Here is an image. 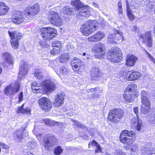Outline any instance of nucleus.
<instances>
[{
	"mask_svg": "<svg viewBox=\"0 0 155 155\" xmlns=\"http://www.w3.org/2000/svg\"><path fill=\"white\" fill-rule=\"evenodd\" d=\"M48 17L50 21L54 25L58 26L62 24V19L57 12L50 11L49 13Z\"/></svg>",
	"mask_w": 155,
	"mask_h": 155,
	"instance_id": "nucleus-9",
	"label": "nucleus"
},
{
	"mask_svg": "<svg viewBox=\"0 0 155 155\" xmlns=\"http://www.w3.org/2000/svg\"><path fill=\"white\" fill-rule=\"evenodd\" d=\"M69 55L66 53L61 54L59 59V62L64 63L68 62L70 59Z\"/></svg>",
	"mask_w": 155,
	"mask_h": 155,
	"instance_id": "nucleus-36",
	"label": "nucleus"
},
{
	"mask_svg": "<svg viewBox=\"0 0 155 155\" xmlns=\"http://www.w3.org/2000/svg\"><path fill=\"white\" fill-rule=\"evenodd\" d=\"M61 12L65 14L71 15L74 11L72 8L68 5H66L62 8Z\"/></svg>",
	"mask_w": 155,
	"mask_h": 155,
	"instance_id": "nucleus-34",
	"label": "nucleus"
},
{
	"mask_svg": "<svg viewBox=\"0 0 155 155\" xmlns=\"http://www.w3.org/2000/svg\"><path fill=\"white\" fill-rule=\"evenodd\" d=\"M39 11V5L35 4L32 7L29 6L26 8L24 11V13L27 18L30 19L37 15Z\"/></svg>",
	"mask_w": 155,
	"mask_h": 155,
	"instance_id": "nucleus-8",
	"label": "nucleus"
},
{
	"mask_svg": "<svg viewBox=\"0 0 155 155\" xmlns=\"http://www.w3.org/2000/svg\"><path fill=\"white\" fill-rule=\"evenodd\" d=\"M19 101L20 102L23 100V94L22 92H21L19 96Z\"/></svg>",
	"mask_w": 155,
	"mask_h": 155,
	"instance_id": "nucleus-57",
	"label": "nucleus"
},
{
	"mask_svg": "<svg viewBox=\"0 0 155 155\" xmlns=\"http://www.w3.org/2000/svg\"><path fill=\"white\" fill-rule=\"evenodd\" d=\"M139 29V28L136 26H134V28L133 29V31H138Z\"/></svg>",
	"mask_w": 155,
	"mask_h": 155,
	"instance_id": "nucleus-60",
	"label": "nucleus"
},
{
	"mask_svg": "<svg viewBox=\"0 0 155 155\" xmlns=\"http://www.w3.org/2000/svg\"><path fill=\"white\" fill-rule=\"evenodd\" d=\"M40 31L41 32V35L44 41H40L39 44L42 48L47 47L45 40L49 41L54 38L55 36L56 30L53 28L47 27L41 29Z\"/></svg>",
	"mask_w": 155,
	"mask_h": 155,
	"instance_id": "nucleus-1",
	"label": "nucleus"
},
{
	"mask_svg": "<svg viewBox=\"0 0 155 155\" xmlns=\"http://www.w3.org/2000/svg\"><path fill=\"white\" fill-rule=\"evenodd\" d=\"M118 13L122 14L123 12V11L122 7V3L120 1L118 2Z\"/></svg>",
	"mask_w": 155,
	"mask_h": 155,
	"instance_id": "nucleus-49",
	"label": "nucleus"
},
{
	"mask_svg": "<svg viewBox=\"0 0 155 155\" xmlns=\"http://www.w3.org/2000/svg\"><path fill=\"white\" fill-rule=\"evenodd\" d=\"M144 51L145 53L147 56V57L149 58L150 60H151L153 63L155 64V59L152 57V56L147 51L146 49H144Z\"/></svg>",
	"mask_w": 155,
	"mask_h": 155,
	"instance_id": "nucleus-44",
	"label": "nucleus"
},
{
	"mask_svg": "<svg viewBox=\"0 0 155 155\" xmlns=\"http://www.w3.org/2000/svg\"><path fill=\"white\" fill-rule=\"evenodd\" d=\"M138 118L137 120L135 117L132 118L131 120V122L133 126L135 127L137 130L139 131L141 128L142 123L141 121Z\"/></svg>",
	"mask_w": 155,
	"mask_h": 155,
	"instance_id": "nucleus-26",
	"label": "nucleus"
},
{
	"mask_svg": "<svg viewBox=\"0 0 155 155\" xmlns=\"http://www.w3.org/2000/svg\"><path fill=\"white\" fill-rule=\"evenodd\" d=\"M44 124L47 125H50L51 124V121L49 119H46L43 120Z\"/></svg>",
	"mask_w": 155,
	"mask_h": 155,
	"instance_id": "nucleus-54",
	"label": "nucleus"
},
{
	"mask_svg": "<svg viewBox=\"0 0 155 155\" xmlns=\"http://www.w3.org/2000/svg\"><path fill=\"white\" fill-rule=\"evenodd\" d=\"M20 87V83L16 82L7 86L5 89V93L8 96L14 95L18 91Z\"/></svg>",
	"mask_w": 155,
	"mask_h": 155,
	"instance_id": "nucleus-11",
	"label": "nucleus"
},
{
	"mask_svg": "<svg viewBox=\"0 0 155 155\" xmlns=\"http://www.w3.org/2000/svg\"><path fill=\"white\" fill-rule=\"evenodd\" d=\"M25 155H34L33 153L30 152H27L25 154Z\"/></svg>",
	"mask_w": 155,
	"mask_h": 155,
	"instance_id": "nucleus-62",
	"label": "nucleus"
},
{
	"mask_svg": "<svg viewBox=\"0 0 155 155\" xmlns=\"http://www.w3.org/2000/svg\"><path fill=\"white\" fill-rule=\"evenodd\" d=\"M12 19L13 22L18 24L21 23L24 20L23 16L22 15H17L16 16H13Z\"/></svg>",
	"mask_w": 155,
	"mask_h": 155,
	"instance_id": "nucleus-32",
	"label": "nucleus"
},
{
	"mask_svg": "<svg viewBox=\"0 0 155 155\" xmlns=\"http://www.w3.org/2000/svg\"><path fill=\"white\" fill-rule=\"evenodd\" d=\"M38 102L41 109L45 111H50L52 108V105L49 99L46 97H42L39 98Z\"/></svg>",
	"mask_w": 155,
	"mask_h": 155,
	"instance_id": "nucleus-10",
	"label": "nucleus"
},
{
	"mask_svg": "<svg viewBox=\"0 0 155 155\" xmlns=\"http://www.w3.org/2000/svg\"><path fill=\"white\" fill-rule=\"evenodd\" d=\"M115 35L114 34H111V35H110L109 36V37H108V39H113L114 38H115Z\"/></svg>",
	"mask_w": 155,
	"mask_h": 155,
	"instance_id": "nucleus-59",
	"label": "nucleus"
},
{
	"mask_svg": "<svg viewBox=\"0 0 155 155\" xmlns=\"http://www.w3.org/2000/svg\"><path fill=\"white\" fill-rule=\"evenodd\" d=\"M64 94L63 93H59L54 98V106L56 107L61 106L64 103Z\"/></svg>",
	"mask_w": 155,
	"mask_h": 155,
	"instance_id": "nucleus-19",
	"label": "nucleus"
},
{
	"mask_svg": "<svg viewBox=\"0 0 155 155\" xmlns=\"http://www.w3.org/2000/svg\"><path fill=\"white\" fill-rule=\"evenodd\" d=\"M61 42L59 41H54L52 44V47H54L60 49L61 47Z\"/></svg>",
	"mask_w": 155,
	"mask_h": 155,
	"instance_id": "nucleus-41",
	"label": "nucleus"
},
{
	"mask_svg": "<svg viewBox=\"0 0 155 155\" xmlns=\"http://www.w3.org/2000/svg\"><path fill=\"white\" fill-rule=\"evenodd\" d=\"M120 140L121 143L129 145L132 143L134 140L132 138H128L126 137H122L121 139H120Z\"/></svg>",
	"mask_w": 155,
	"mask_h": 155,
	"instance_id": "nucleus-37",
	"label": "nucleus"
},
{
	"mask_svg": "<svg viewBox=\"0 0 155 155\" xmlns=\"http://www.w3.org/2000/svg\"><path fill=\"white\" fill-rule=\"evenodd\" d=\"M34 75L38 79H40L44 77V75L40 71L38 70L36 71L35 72Z\"/></svg>",
	"mask_w": 155,
	"mask_h": 155,
	"instance_id": "nucleus-46",
	"label": "nucleus"
},
{
	"mask_svg": "<svg viewBox=\"0 0 155 155\" xmlns=\"http://www.w3.org/2000/svg\"><path fill=\"white\" fill-rule=\"evenodd\" d=\"M137 59V58L132 54H129L127 56L126 64L130 66H134Z\"/></svg>",
	"mask_w": 155,
	"mask_h": 155,
	"instance_id": "nucleus-25",
	"label": "nucleus"
},
{
	"mask_svg": "<svg viewBox=\"0 0 155 155\" xmlns=\"http://www.w3.org/2000/svg\"><path fill=\"white\" fill-rule=\"evenodd\" d=\"M88 93H91V94H88V98L89 99H95L98 98L100 96V93H102L99 87H97L94 88H91L87 89Z\"/></svg>",
	"mask_w": 155,
	"mask_h": 155,
	"instance_id": "nucleus-15",
	"label": "nucleus"
},
{
	"mask_svg": "<svg viewBox=\"0 0 155 155\" xmlns=\"http://www.w3.org/2000/svg\"><path fill=\"white\" fill-rule=\"evenodd\" d=\"M141 74L138 72H133L128 77V80L129 81L136 80L138 79L140 77Z\"/></svg>",
	"mask_w": 155,
	"mask_h": 155,
	"instance_id": "nucleus-30",
	"label": "nucleus"
},
{
	"mask_svg": "<svg viewBox=\"0 0 155 155\" xmlns=\"http://www.w3.org/2000/svg\"><path fill=\"white\" fill-rule=\"evenodd\" d=\"M101 75V73L99 69L98 68L95 67L92 68L91 74L92 80L97 81Z\"/></svg>",
	"mask_w": 155,
	"mask_h": 155,
	"instance_id": "nucleus-23",
	"label": "nucleus"
},
{
	"mask_svg": "<svg viewBox=\"0 0 155 155\" xmlns=\"http://www.w3.org/2000/svg\"><path fill=\"white\" fill-rule=\"evenodd\" d=\"M124 116L123 111L120 108L113 109L109 111L107 119L110 122L117 123Z\"/></svg>",
	"mask_w": 155,
	"mask_h": 155,
	"instance_id": "nucleus-5",
	"label": "nucleus"
},
{
	"mask_svg": "<svg viewBox=\"0 0 155 155\" xmlns=\"http://www.w3.org/2000/svg\"><path fill=\"white\" fill-rule=\"evenodd\" d=\"M71 5L74 7V10L79 11L78 12L79 15L84 17L88 16L89 15L90 10L87 8H88V6H84L82 4L80 0L71 1Z\"/></svg>",
	"mask_w": 155,
	"mask_h": 155,
	"instance_id": "nucleus-3",
	"label": "nucleus"
},
{
	"mask_svg": "<svg viewBox=\"0 0 155 155\" xmlns=\"http://www.w3.org/2000/svg\"><path fill=\"white\" fill-rule=\"evenodd\" d=\"M58 140L52 134H46L43 140V146L47 150L50 147H52L57 144Z\"/></svg>",
	"mask_w": 155,
	"mask_h": 155,
	"instance_id": "nucleus-6",
	"label": "nucleus"
},
{
	"mask_svg": "<svg viewBox=\"0 0 155 155\" xmlns=\"http://www.w3.org/2000/svg\"><path fill=\"white\" fill-rule=\"evenodd\" d=\"M0 147H2L3 149H8L9 148V147L8 145L2 143H0Z\"/></svg>",
	"mask_w": 155,
	"mask_h": 155,
	"instance_id": "nucleus-51",
	"label": "nucleus"
},
{
	"mask_svg": "<svg viewBox=\"0 0 155 155\" xmlns=\"http://www.w3.org/2000/svg\"><path fill=\"white\" fill-rule=\"evenodd\" d=\"M20 71L18 73V78L21 79L24 75L26 74L28 71V66L26 63L24 61L20 62Z\"/></svg>",
	"mask_w": 155,
	"mask_h": 155,
	"instance_id": "nucleus-20",
	"label": "nucleus"
},
{
	"mask_svg": "<svg viewBox=\"0 0 155 155\" xmlns=\"http://www.w3.org/2000/svg\"><path fill=\"white\" fill-rule=\"evenodd\" d=\"M129 19L133 20L135 18V16L132 14V12L127 14Z\"/></svg>",
	"mask_w": 155,
	"mask_h": 155,
	"instance_id": "nucleus-53",
	"label": "nucleus"
},
{
	"mask_svg": "<svg viewBox=\"0 0 155 155\" xmlns=\"http://www.w3.org/2000/svg\"><path fill=\"white\" fill-rule=\"evenodd\" d=\"M143 155H153L154 151L153 150H148L145 147H143L141 149Z\"/></svg>",
	"mask_w": 155,
	"mask_h": 155,
	"instance_id": "nucleus-38",
	"label": "nucleus"
},
{
	"mask_svg": "<svg viewBox=\"0 0 155 155\" xmlns=\"http://www.w3.org/2000/svg\"><path fill=\"white\" fill-rule=\"evenodd\" d=\"M134 111L135 114L136 115L137 118H139V109L138 107H134Z\"/></svg>",
	"mask_w": 155,
	"mask_h": 155,
	"instance_id": "nucleus-52",
	"label": "nucleus"
},
{
	"mask_svg": "<svg viewBox=\"0 0 155 155\" xmlns=\"http://www.w3.org/2000/svg\"><path fill=\"white\" fill-rule=\"evenodd\" d=\"M126 93L124 94L123 97L126 102L131 103L134 100L133 94L131 93L125 92Z\"/></svg>",
	"mask_w": 155,
	"mask_h": 155,
	"instance_id": "nucleus-35",
	"label": "nucleus"
},
{
	"mask_svg": "<svg viewBox=\"0 0 155 155\" xmlns=\"http://www.w3.org/2000/svg\"><path fill=\"white\" fill-rule=\"evenodd\" d=\"M42 85L44 93L48 92H51L54 90L55 85L54 82L50 79L45 80L42 82Z\"/></svg>",
	"mask_w": 155,
	"mask_h": 155,
	"instance_id": "nucleus-13",
	"label": "nucleus"
},
{
	"mask_svg": "<svg viewBox=\"0 0 155 155\" xmlns=\"http://www.w3.org/2000/svg\"><path fill=\"white\" fill-rule=\"evenodd\" d=\"M27 146L29 149L33 148L35 146V143L34 141H31L27 143Z\"/></svg>",
	"mask_w": 155,
	"mask_h": 155,
	"instance_id": "nucleus-48",
	"label": "nucleus"
},
{
	"mask_svg": "<svg viewBox=\"0 0 155 155\" xmlns=\"http://www.w3.org/2000/svg\"><path fill=\"white\" fill-rule=\"evenodd\" d=\"M53 47V49L50 51V53L51 54L53 55H56L60 53V50L59 49L54 47Z\"/></svg>",
	"mask_w": 155,
	"mask_h": 155,
	"instance_id": "nucleus-43",
	"label": "nucleus"
},
{
	"mask_svg": "<svg viewBox=\"0 0 155 155\" xmlns=\"http://www.w3.org/2000/svg\"><path fill=\"white\" fill-rule=\"evenodd\" d=\"M116 155H125L124 153L120 150H116Z\"/></svg>",
	"mask_w": 155,
	"mask_h": 155,
	"instance_id": "nucleus-55",
	"label": "nucleus"
},
{
	"mask_svg": "<svg viewBox=\"0 0 155 155\" xmlns=\"http://www.w3.org/2000/svg\"><path fill=\"white\" fill-rule=\"evenodd\" d=\"M121 50L117 47L113 48L109 50L107 54L108 60L112 62L117 63L122 59Z\"/></svg>",
	"mask_w": 155,
	"mask_h": 155,
	"instance_id": "nucleus-4",
	"label": "nucleus"
},
{
	"mask_svg": "<svg viewBox=\"0 0 155 155\" xmlns=\"http://www.w3.org/2000/svg\"><path fill=\"white\" fill-rule=\"evenodd\" d=\"M61 74L64 75H67L69 73V69L67 67L63 66L61 67L59 70Z\"/></svg>",
	"mask_w": 155,
	"mask_h": 155,
	"instance_id": "nucleus-39",
	"label": "nucleus"
},
{
	"mask_svg": "<svg viewBox=\"0 0 155 155\" xmlns=\"http://www.w3.org/2000/svg\"><path fill=\"white\" fill-rule=\"evenodd\" d=\"M24 104H23L21 106L18 107L17 109H16V112L18 113L26 114H29L31 113L30 109L29 108H26L25 109L23 108Z\"/></svg>",
	"mask_w": 155,
	"mask_h": 155,
	"instance_id": "nucleus-29",
	"label": "nucleus"
},
{
	"mask_svg": "<svg viewBox=\"0 0 155 155\" xmlns=\"http://www.w3.org/2000/svg\"><path fill=\"white\" fill-rule=\"evenodd\" d=\"M148 6H149L150 7V8L151 9V10L152 9H153V6H152V5H151V7L149 5H148Z\"/></svg>",
	"mask_w": 155,
	"mask_h": 155,
	"instance_id": "nucleus-63",
	"label": "nucleus"
},
{
	"mask_svg": "<svg viewBox=\"0 0 155 155\" xmlns=\"http://www.w3.org/2000/svg\"><path fill=\"white\" fill-rule=\"evenodd\" d=\"M73 122L74 123L75 125L76 126L78 127H79L84 130H87V129L86 127L83 125V124H81L80 123L74 120L73 121Z\"/></svg>",
	"mask_w": 155,
	"mask_h": 155,
	"instance_id": "nucleus-45",
	"label": "nucleus"
},
{
	"mask_svg": "<svg viewBox=\"0 0 155 155\" xmlns=\"http://www.w3.org/2000/svg\"><path fill=\"white\" fill-rule=\"evenodd\" d=\"M140 4V2L138 0H133L130 3V5L133 9H136L137 8Z\"/></svg>",
	"mask_w": 155,
	"mask_h": 155,
	"instance_id": "nucleus-40",
	"label": "nucleus"
},
{
	"mask_svg": "<svg viewBox=\"0 0 155 155\" xmlns=\"http://www.w3.org/2000/svg\"><path fill=\"white\" fill-rule=\"evenodd\" d=\"M2 58L5 61L3 62L2 64L4 67L6 68L9 64H13L14 60L11 54L8 52H5L2 54Z\"/></svg>",
	"mask_w": 155,
	"mask_h": 155,
	"instance_id": "nucleus-14",
	"label": "nucleus"
},
{
	"mask_svg": "<svg viewBox=\"0 0 155 155\" xmlns=\"http://www.w3.org/2000/svg\"><path fill=\"white\" fill-rule=\"evenodd\" d=\"M141 96V103H142L141 106V111L143 114H146L150 108V102L147 97V92L145 91H142Z\"/></svg>",
	"mask_w": 155,
	"mask_h": 155,
	"instance_id": "nucleus-7",
	"label": "nucleus"
},
{
	"mask_svg": "<svg viewBox=\"0 0 155 155\" xmlns=\"http://www.w3.org/2000/svg\"><path fill=\"white\" fill-rule=\"evenodd\" d=\"M126 5L127 7V14L132 12V10L130 8L129 2L127 0H126Z\"/></svg>",
	"mask_w": 155,
	"mask_h": 155,
	"instance_id": "nucleus-50",
	"label": "nucleus"
},
{
	"mask_svg": "<svg viewBox=\"0 0 155 155\" xmlns=\"http://www.w3.org/2000/svg\"><path fill=\"white\" fill-rule=\"evenodd\" d=\"M63 150L61 147L58 146L56 147L54 150V153L56 155H59L62 152Z\"/></svg>",
	"mask_w": 155,
	"mask_h": 155,
	"instance_id": "nucleus-42",
	"label": "nucleus"
},
{
	"mask_svg": "<svg viewBox=\"0 0 155 155\" xmlns=\"http://www.w3.org/2000/svg\"><path fill=\"white\" fill-rule=\"evenodd\" d=\"M105 48V46L104 44L99 42L96 43L94 46L93 50L95 53H101L99 55V58H103L105 56V54L102 52H104V51Z\"/></svg>",
	"mask_w": 155,
	"mask_h": 155,
	"instance_id": "nucleus-16",
	"label": "nucleus"
},
{
	"mask_svg": "<svg viewBox=\"0 0 155 155\" xmlns=\"http://www.w3.org/2000/svg\"><path fill=\"white\" fill-rule=\"evenodd\" d=\"M105 35L104 32L101 31H98L93 36L89 37L87 39L89 41H98L102 39L104 37Z\"/></svg>",
	"mask_w": 155,
	"mask_h": 155,
	"instance_id": "nucleus-21",
	"label": "nucleus"
},
{
	"mask_svg": "<svg viewBox=\"0 0 155 155\" xmlns=\"http://www.w3.org/2000/svg\"><path fill=\"white\" fill-rule=\"evenodd\" d=\"M135 134L134 132L132 131H129L127 130L123 131L120 134V139H121L122 137H126V136L130 137H133L134 136Z\"/></svg>",
	"mask_w": 155,
	"mask_h": 155,
	"instance_id": "nucleus-31",
	"label": "nucleus"
},
{
	"mask_svg": "<svg viewBox=\"0 0 155 155\" xmlns=\"http://www.w3.org/2000/svg\"><path fill=\"white\" fill-rule=\"evenodd\" d=\"M25 130V128H23L17 130L14 134V138L18 142L21 141L23 138V133Z\"/></svg>",
	"mask_w": 155,
	"mask_h": 155,
	"instance_id": "nucleus-24",
	"label": "nucleus"
},
{
	"mask_svg": "<svg viewBox=\"0 0 155 155\" xmlns=\"http://www.w3.org/2000/svg\"><path fill=\"white\" fill-rule=\"evenodd\" d=\"M56 62V61H50L49 62V65L51 67H54V65H53V64L54 63V62Z\"/></svg>",
	"mask_w": 155,
	"mask_h": 155,
	"instance_id": "nucleus-58",
	"label": "nucleus"
},
{
	"mask_svg": "<svg viewBox=\"0 0 155 155\" xmlns=\"http://www.w3.org/2000/svg\"><path fill=\"white\" fill-rule=\"evenodd\" d=\"M113 31L114 34L119 35L120 36V37L122 38V41L125 40L124 38L123 37V34L122 32L121 31H118L116 29H114Z\"/></svg>",
	"mask_w": 155,
	"mask_h": 155,
	"instance_id": "nucleus-47",
	"label": "nucleus"
},
{
	"mask_svg": "<svg viewBox=\"0 0 155 155\" xmlns=\"http://www.w3.org/2000/svg\"><path fill=\"white\" fill-rule=\"evenodd\" d=\"M9 10V8L5 3H0V16L5 15Z\"/></svg>",
	"mask_w": 155,
	"mask_h": 155,
	"instance_id": "nucleus-28",
	"label": "nucleus"
},
{
	"mask_svg": "<svg viewBox=\"0 0 155 155\" xmlns=\"http://www.w3.org/2000/svg\"><path fill=\"white\" fill-rule=\"evenodd\" d=\"M16 31H8V33L11 38V43L12 47L14 48H17L19 46L18 40L20 38L21 36V34L18 33L16 34Z\"/></svg>",
	"mask_w": 155,
	"mask_h": 155,
	"instance_id": "nucleus-12",
	"label": "nucleus"
},
{
	"mask_svg": "<svg viewBox=\"0 0 155 155\" xmlns=\"http://www.w3.org/2000/svg\"><path fill=\"white\" fill-rule=\"evenodd\" d=\"M137 148V146L136 144L133 145L131 146V150L134 152L136 151Z\"/></svg>",
	"mask_w": 155,
	"mask_h": 155,
	"instance_id": "nucleus-56",
	"label": "nucleus"
},
{
	"mask_svg": "<svg viewBox=\"0 0 155 155\" xmlns=\"http://www.w3.org/2000/svg\"><path fill=\"white\" fill-rule=\"evenodd\" d=\"M93 146L95 147L96 149L95 150V153L101 152L102 148L101 146L96 142L94 140L90 142L88 144V148Z\"/></svg>",
	"mask_w": 155,
	"mask_h": 155,
	"instance_id": "nucleus-27",
	"label": "nucleus"
},
{
	"mask_svg": "<svg viewBox=\"0 0 155 155\" xmlns=\"http://www.w3.org/2000/svg\"><path fill=\"white\" fill-rule=\"evenodd\" d=\"M93 4L94 5L95 7L97 8H99V5L95 3H94V2H93Z\"/></svg>",
	"mask_w": 155,
	"mask_h": 155,
	"instance_id": "nucleus-61",
	"label": "nucleus"
},
{
	"mask_svg": "<svg viewBox=\"0 0 155 155\" xmlns=\"http://www.w3.org/2000/svg\"><path fill=\"white\" fill-rule=\"evenodd\" d=\"M84 64L83 62L77 58H75L71 61V66L73 68V69L75 72H77L78 70L81 69L84 66Z\"/></svg>",
	"mask_w": 155,
	"mask_h": 155,
	"instance_id": "nucleus-17",
	"label": "nucleus"
},
{
	"mask_svg": "<svg viewBox=\"0 0 155 155\" xmlns=\"http://www.w3.org/2000/svg\"><path fill=\"white\" fill-rule=\"evenodd\" d=\"M31 84V87L33 92L36 93H41L44 94L42 87H42V83L41 84L38 83L36 82L35 81L33 82Z\"/></svg>",
	"mask_w": 155,
	"mask_h": 155,
	"instance_id": "nucleus-22",
	"label": "nucleus"
},
{
	"mask_svg": "<svg viewBox=\"0 0 155 155\" xmlns=\"http://www.w3.org/2000/svg\"><path fill=\"white\" fill-rule=\"evenodd\" d=\"M97 23L95 20H91L83 24L81 30L85 35L88 36L97 29Z\"/></svg>",
	"mask_w": 155,
	"mask_h": 155,
	"instance_id": "nucleus-2",
	"label": "nucleus"
},
{
	"mask_svg": "<svg viewBox=\"0 0 155 155\" xmlns=\"http://www.w3.org/2000/svg\"><path fill=\"white\" fill-rule=\"evenodd\" d=\"M106 155H111L108 153H106Z\"/></svg>",
	"mask_w": 155,
	"mask_h": 155,
	"instance_id": "nucleus-64",
	"label": "nucleus"
},
{
	"mask_svg": "<svg viewBox=\"0 0 155 155\" xmlns=\"http://www.w3.org/2000/svg\"><path fill=\"white\" fill-rule=\"evenodd\" d=\"M137 87V85L136 84L134 83L128 85L125 90V92H129L133 94V93L136 91Z\"/></svg>",
	"mask_w": 155,
	"mask_h": 155,
	"instance_id": "nucleus-33",
	"label": "nucleus"
},
{
	"mask_svg": "<svg viewBox=\"0 0 155 155\" xmlns=\"http://www.w3.org/2000/svg\"><path fill=\"white\" fill-rule=\"evenodd\" d=\"M140 38L143 40V42L146 43L147 46L149 48L152 47L153 41L150 32H146L144 34L140 35Z\"/></svg>",
	"mask_w": 155,
	"mask_h": 155,
	"instance_id": "nucleus-18",
	"label": "nucleus"
}]
</instances>
